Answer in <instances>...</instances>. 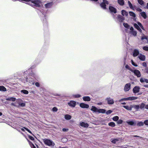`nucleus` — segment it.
<instances>
[{
    "label": "nucleus",
    "instance_id": "nucleus-1",
    "mask_svg": "<svg viewBox=\"0 0 148 148\" xmlns=\"http://www.w3.org/2000/svg\"><path fill=\"white\" fill-rule=\"evenodd\" d=\"M43 141L45 144L49 146H53L55 145V143H54L52 141L48 139H44L43 140Z\"/></svg>",
    "mask_w": 148,
    "mask_h": 148
},
{
    "label": "nucleus",
    "instance_id": "nucleus-2",
    "mask_svg": "<svg viewBox=\"0 0 148 148\" xmlns=\"http://www.w3.org/2000/svg\"><path fill=\"white\" fill-rule=\"evenodd\" d=\"M108 4V2L107 0H103V2L101 3L100 6L103 9H106V4Z\"/></svg>",
    "mask_w": 148,
    "mask_h": 148
},
{
    "label": "nucleus",
    "instance_id": "nucleus-3",
    "mask_svg": "<svg viewBox=\"0 0 148 148\" xmlns=\"http://www.w3.org/2000/svg\"><path fill=\"white\" fill-rule=\"evenodd\" d=\"M131 71L133 72L138 77H140L141 76V74L140 71L138 70H135L134 71L131 70Z\"/></svg>",
    "mask_w": 148,
    "mask_h": 148
},
{
    "label": "nucleus",
    "instance_id": "nucleus-4",
    "mask_svg": "<svg viewBox=\"0 0 148 148\" xmlns=\"http://www.w3.org/2000/svg\"><path fill=\"white\" fill-rule=\"evenodd\" d=\"M68 105L70 107L74 108L76 105V102L73 101H71L68 103Z\"/></svg>",
    "mask_w": 148,
    "mask_h": 148
},
{
    "label": "nucleus",
    "instance_id": "nucleus-5",
    "mask_svg": "<svg viewBox=\"0 0 148 148\" xmlns=\"http://www.w3.org/2000/svg\"><path fill=\"white\" fill-rule=\"evenodd\" d=\"M79 124L81 126L84 128H88L89 126L88 124L84 122H80Z\"/></svg>",
    "mask_w": 148,
    "mask_h": 148
},
{
    "label": "nucleus",
    "instance_id": "nucleus-6",
    "mask_svg": "<svg viewBox=\"0 0 148 148\" xmlns=\"http://www.w3.org/2000/svg\"><path fill=\"white\" fill-rule=\"evenodd\" d=\"M131 84L130 83L126 84L125 86L124 90L125 91H128L130 88Z\"/></svg>",
    "mask_w": 148,
    "mask_h": 148
},
{
    "label": "nucleus",
    "instance_id": "nucleus-7",
    "mask_svg": "<svg viewBox=\"0 0 148 148\" xmlns=\"http://www.w3.org/2000/svg\"><path fill=\"white\" fill-rule=\"evenodd\" d=\"M106 100L107 101L108 103L109 104H112L114 103L113 99L110 97L107 98Z\"/></svg>",
    "mask_w": 148,
    "mask_h": 148
},
{
    "label": "nucleus",
    "instance_id": "nucleus-8",
    "mask_svg": "<svg viewBox=\"0 0 148 148\" xmlns=\"http://www.w3.org/2000/svg\"><path fill=\"white\" fill-rule=\"evenodd\" d=\"M32 3H34L35 4L36 6H40V4L41 3V2L38 0H36L34 1H32Z\"/></svg>",
    "mask_w": 148,
    "mask_h": 148
},
{
    "label": "nucleus",
    "instance_id": "nucleus-9",
    "mask_svg": "<svg viewBox=\"0 0 148 148\" xmlns=\"http://www.w3.org/2000/svg\"><path fill=\"white\" fill-rule=\"evenodd\" d=\"M140 88L137 86L135 87L133 89V91L134 93H136L139 91Z\"/></svg>",
    "mask_w": 148,
    "mask_h": 148
},
{
    "label": "nucleus",
    "instance_id": "nucleus-10",
    "mask_svg": "<svg viewBox=\"0 0 148 148\" xmlns=\"http://www.w3.org/2000/svg\"><path fill=\"white\" fill-rule=\"evenodd\" d=\"M80 106L81 108H88L89 107L88 105L83 103H81L80 104Z\"/></svg>",
    "mask_w": 148,
    "mask_h": 148
},
{
    "label": "nucleus",
    "instance_id": "nucleus-11",
    "mask_svg": "<svg viewBox=\"0 0 148 148\" xmlns=\"http://www.w3.org/2000/svg\"><path fill=\"white\" fill-rule=\"evenodd\" d=\"M138 58L140 60L142 61H144L145 59V56L142 54H140L138 56Z\"/></svg>",
    "mask_w": 148,
    "mask_h": 148
},
{
    "label": "nucleus",
    "instance_id": "nucleus-12",
    "mask_svg": "<svg viewBox=\"0 0 148 148\" xmlns=\"http://www.w3.org/2000/svg\"><path fill=\"white\" fill-rule=\"evenodd\" d=\"M109 9L112 12H113L114 13H116V10L112 6H109Z\"/></svg>",
    "mask_w": 148,
    "mask_h": 148
},
{
    "label": "nucleus",
    "instance_id": "nucleus-13",
    "mask_svg": "<svg viewBox=\"0 0 148 148\" xmlns=\"http://www.w3.org/2000/svg\"><path fill=\"white\" fill-rule=\"evenodd\" d=\"M90 110L95 112H98V109L94 106H92Z\"/></svg>",
    "mask_w": 148,
    "mask_h": 148
},
{
    "label": "nucleus",
    "instance_id": "nucleus-14",
    "mask_svg": "<svg viewBox=\"0 0 148 148\" xmlns=\"http://www.w3.org/2000/svg\"><path fill=\"white\" fill-rule=\"evenodd\" d=\"M139 52L138 51L137 49H135L134 51L133 56L134 57L136 56L139 54Z\"/></svg>",
    "mask_w": 148,
    "mask_h": 148
},
{
    "label": "nucleus",
    "instance_id": "nucleus-15",
    "mask_svg": "<svg viewBox=\"0 0 148 148\" xmlns=\"http://www.w3.org/2000/svg\"><path fill=\"white\" fill-rule=\"evenodd\" d=\"M64 118L66 120H69L71 119V116L69 114H67L65 115Z\"/></svg>",
    "mask_w": 148,
    "mask_h": 148
},
{
    "label": "nucleus",
    "instance_id": "nucleus-16",
    "mask_svg": "<svg viewBox=\"0 0 148 148\" xmlns=\"http://www.w3.org/2000/svg\"><path fill=\"white\" fill-rule=\"evenodd\" d=\"M119 141V138H116V139L111 140V142L112 143H114V144L116 143L117 142H118Z\"/></svg>",
    "mask_w": 148,
    "mask_h": 148
},
{
    "label": "nucleus",
    "instance_id": "nucleus-17",
    "mask_svg": "<svg viewBox=\"0 0 148 148\" xmlns=\"http://www.w3.org/2000/svg\"><path fill=\"white\" fill-rule=\"evenodd\" d=\"M140 81L142 83L145 82L147 83H148V79L143 78H141L140 79Z\"/></svg>",
    "mask_w": 148,
    "mask_h": 148
},
{
    "label": "nucleus",
    "instance_id": "nucleus-18",
    "mask_svg": "<svg viewBox=\"0 0 148 148\" xmlns=\"http://www.w3.org/2000/svg\"><path fill=\"white\" fill-rule=\"evenodd\" d=\"M83 99L84 101H89L90 100V99L89 97L85 96L83 97Z\"/></svg>",
    "mask_w": 148,
    "mask_h": 148
},
{
    "label": "nucleus",
    "instance_id": "nucleus-19",
    "mask_svg": "<svg viewBox=\"0 0 148 148\" xmlns=\"http://www.w3.org/2000/svg\"><path fill=\"white\" fill-rule=\"evenodd\" d=\"M123 107L125 108L126 109L129 110H132V106H123Z\"/></svg>",
    "mask_w": 148,
    "mask_h": 148
},
{
    "label": "nucleus",
    "instance_id": "nucleus-20",
    "mask_svg": "<svg viewBox=\"0 0 148 148\" xmlns=\"http://www.w3.org/2000/svg\"><path fill=\"white\" fill-rule=\"evenodd\" d=\"M138 98L137 97H128V100L132 101L137 99Z\"/></svg>",
    "mask_w": 148,
    "mask_h": 148
},
{
    "label": "nucleus",
    "instance_id": "nucleus-21",
    "mask_svg": "<svg viewBox=\"0 0 148 148\" xmlns=\"http://www.w3.org/2000/svg\"><path fill=\"white\" fill-rule=\"evenodd\" d=\"M134 26L140 32H141L142 30H141V29L139 27V26L137 24H136V23L134 24Z\"/></svg>",
    "mask_w": 148,
    "mask_h": 148
},
{
    "label": "nucleus",
    "instance_id": "nucleus-22",
    "mask_svg": "<svg viewBox=\"0 0 148 148\" xmlns=\"http://www.w3.org/2000/svg\"><path fill=\"white\" fill-rule=\"evenodd\" d=\"M122 14L123 16H127L128 15V14L127 12H126L125 10H123L122 11Z\"/></svg>",
    "mask_w": 148,
    "mask_h": 148
},
{
    "label": "nucleus",
    "instance_id": "nucleus-23",
    "mask_svg": "<svg viewBox=\"0 0 148 148\" xmlns=\"http://www.w3.org/2000/svg\"><path fill=\"white\" fill-rule=\"evenodd\" d=\"M118 2L121 5H123L124 4L123 0H118Z\"/></svg>",
    "mask_w": 148,
    "mask_h": 148
},
{
    "label": "nucleus",
    "instance_id": "nucleus-24",
    "mask_svg": "<svg viewBox=\"0 0 148 148\" xmlns=\"http://www.w3.org/2000/svg\"><path fill=\"white\" fill-rule=\"evenodd\" d=\"M132 107L134 108L137 110H138L140 108V106L138 105H134L132 106Z\"/></svg>",
    "mask_w": 148,
    "mask_h": 148
},
{
    "label": "nucleus",
    "instance_id": "nucleus-25",
    "mask_svg": "<svg viewBox=\"0 0 148 148\" xmlns=\"http://www.w3.org/2000/svg\"><path fill=\"white\" fill-rule=\"evenodd\" d=\"M140 14L142 16H143L144 18L145 19L147 17V16L145 12H142L140 13Z\"/></svg>",
    "mask_w": 148,
    "mask_h": 148
},
{
    "label": "nucleus",
    "instance_id": "nucleus-26",
    "mask_svg": "<svg viewBox=\"0 0 148 148\" xmlns=\"http://www.w3.org/2000/svg\"><path fill=\"white\" fill-rule=\"evenodd\" d=\"M0 90L5 91L6 90V89L4 86H0Z\"/></svg>",
    "mask_w": 148,
    "mask_h": 148
},
{
    "label": "nucleus",
    "instance_id": "nucleus-27",
    "mask_svg": "<svg viewBox=\"0 0 148 148\" xmlns=\"http://www.w3.org/2000/svg\"><path fill=\"white\" fill-rule=\"evenodd\" d=\"M16 100V99L14 97H11L10 98H8L6 99V100L8 101H15Z\"/></svg>",
    "mask_w": 148,
    "mask_h": 148
},
{
    "label": "nucleus",
    "instance_id": "nucleus-28",
    "mask_svg": "<svg viewBox=\"0 0 148 148\" xmlns=\"http://www.w3.org/2000/svg\"><path fill=\"white\" fill-rule=\"evenodd\" d=\"M108 125L110 126H111L112 127H113L115 126V123L113 122H111L108 123Z\"/></svg>",
    "mask_w": 148,
    "mask_h": 148
},
{
    "label": "nucleus",
    "instance_id": "nucleus-29",
    "mask_svg": "<svg viewBox=\"0 0 148 148\" xmlns=\"http://www.w3.org/2000/svg\"><path fill=\"white\" fill-rule=\"evenodd\" d=\"M144 123L142 122H140L138 123L137 124V125L138 126H143L144 125Z\"/></svg>",
    "mask_w": 148,
    "mask_h": 148
},
{
    "label": "nucleus",
    "instance_id": "nucleus-30",
    "mask_svg": "<svg viewBox=\"0 0 148 148\" xmlns=\"http://www.w3.org/2000/svg\"><path fill=\"white\" fill-rule=\"evenodd\" d=\"M106 112V110L103 109H98V112L99 113H104Z\"/></svg>",
    "mask_w": 148,
    "mask_h": 148
},
{
    "label": "nucleus",
    "instance_id": "nucleus-31",
    "mask_svg": "<svg viewBox=\"0 0 148 148\" xmlns=\"http://www.w3.org/2000/svg\"><path fill=\"white\" fill-rule=\"evenodd\" d=\"M127 123L128 124L130 125H135V123L133 121H127Z\"/></svg>",
    "mask_w": 148,
    "mask_h": 148
},
{
    "label": "nucleus",
    "instance_id": "nucleus-32",
    "mask_svg": "<svg viewBox=\"0 0 148 148\" xmlns=\"http://www.w3.org/2000/svg\"><path fill=\"white\" fill-rule=\"evenodd\" d=\"M129 13L130 16H133L134 17H136V14L133 12H130Z\"/></svg>",
    "mask_w": 148,
    "mask_h": 148
},
{
    "label": "nucleus",
    "instance_id": "nucleus-33",
    "mask_svg": "<svg viewBox=\"0 0 148 148\" xmlns=\"http://www.w3.org/2000/svg\"><path fill=\"white\" fill-rule=\"evenodd\" d=\"M52 5V3H49L47 4H46L45 5V6L46 8H48L51 7Z\"/></svg>",
    "mask_w": 148,
    "mask_h": 148
},
{
    "label": "nucleus",
    "instance_id": "nucleus-34",
    "mask_svg": "<svg viewBox=\"0 0 148 148\" xmlns=\"http://www.w3.org/2000/svg\"><path fill=\"white\" fill-rule=\"evenodd\" d=\"M138 2L141 5H144V2L142 0H137Z\"/></svg>",
    "mask_w": 148,
    "mask_h": 148
},
{
    "label": "nucleus",
    "instance_id": "nucleus-35",
    "mask_svg": "<svg viewBox=\"0 0 148 148\" xmlns=\"http://www.w3.org/2000/svg\"><path fill=\"white\" fill-rule=\"evenodd\" d=\"M127 100H128V97L126 98H124L122 99H120L119 101V102H122L123 101H127Z\"/></svg>",
    "mask_w": 148,
    "mask_h": 148
},
{
    "label": "nucleus",
    "instance_id": "nucleus-36",
    "mask_svg": "<svg viewBox=\"0 0 148 148\" xmlns=\"http://www.w3.org/2000/svg\"><path fill=\"white\" fill-rule=\"evenodd\" d=\"M119 119V117L117 116H116L114 117H113L112 118V119L113 121H118Z\"/></svg>",
    "mask_w": 148,
    "mask_h": 148
},
{
    "label": "nucleus",
    "instance_id": "nucleus-37",
    "mask_svg": "<svg viewBox=\"0 0 148 148\" xmlns=\"http://www.w3.org/2000/svg\"><path fill=\"white\" fill-rule=\"evenodd\" d=\"M68 139L66 138H64L62 139L61 140L63 143H65L67 141Z\"/></svg>",
    "mask_w": 148,
    "mask_h": 148
},
{
    "label": "nucleus",
    "instance_id": "nucleus-38",
    "mask_svg": "<svg viewBox=\"0 0 148 148\" xmlns=\"http://www.w3.org/2000/svg\"><path fill=\"white\" fill-rule=\"evenodd\" d=\"M21 92L23 93L26 94H27L28 93V91L26 90H21Z\"/></svg>",
    "mask_w": 148,
    "mask_h": 148
},
{
    "label": "nucleus",
    "instance_id": "nucleus-39",
    "mask_svg": "<svg viewBox=\"0 0 148 148\" xmlns=\"http://www.w3.org/2000/svg\"><path fill=\"white\" fill-rule=\"evenodd\" d=\"M128 4L129 6L130 7V8L132 9H133V8L132 7V5L131 3V2L130 1H128Z\"/></svg>",
    "mask_w": 148,
    "mask_h": 148
},
{
    "label": "nucleus",
    "instance_id": "nucleus-40",
    "mask_svg": "<svg viewBox=\"0 0 148 148\" xmlns=\"http://www.w3.org/2000/svg\"><path fill=\"white\" fill-rule=\"evenodd\" d=\"M145 106V104L144 103H141L140 104V108L141 109H142L144 108Z\"/></svg>",
    "mask_w": 148,
    "mask_h": 148
},
{
    "label": "nucleus",
    "instance_id": "nucleus-41",
    "mask_svg": "<svg viewBox=\"0 0 148 148\" xmlns=\"http://www.w3.org/2000/svg\"><path fill=\"white\" fill-rule=\"evenodd\" d=\"M130 33L134 36H136L137 34L136 32L135 31H132Z\"/></svg>",
    "mask_w": 148,
    "mask_h": 148
},
{
    "label": "nucleus",
    "instance_id": "nucleus-42",
    "mask_svg": "<svg viewBox=\"0 0 148 148\" xmlns=\"http://www.w3.org/2000/svg\"><path fill=\"white\" fill-rule=\"evenodd\" d=\"M58 110L57 108L56 107H53L52 109V111L54 112H56Z\"/></svg>",
    "mask_w": 148,
    "mask_h": 148
},
{
    "label": "nucleus",
    "instance_id": "nucleus-43",
    "mask_svg": "<svg viewBox=\"0 0 148 148\" xmlns=\"http://www.w3.org/2000/svg\"><path fill=\"white\" fill-rule=\"evenodd\" d=\"M19 106H18V107L19 106H21V107H24L25 106V104L24 103H19Z\"/></svg>",
    "mask_w": 148,
    "mask_h": 148
},
{
    "label": "nucleus",
    "instance_id": "nucleus-44",
    "mask_svg": "<svg viewBox=\"0 0 148 148\" xmlns=\"http://www.w3.org/2000/svg\"><path fill=\"white\" fill-rule=\"evenodd\" d=\"M143 50L146 51H148V47L145 46L143 47Z\"/></svg>",
    "mask_w": 148,
    "mask_h": 148
},
{
    "label": "nucleus",
    "instance_id": "nucleus-45",
    "mask_svg": "<svg viewBox=\"0 0 148 148\" xmlns=\"http://www.w3.org/2000/svg\"><path fill=\"white\" fill-rule=\"evenodd\" d=\"M122 122L123 121L122 120L120 119L119 120H118L117 123L118 124H121L122 123Z\"/></svg>",
    "mask_w": 148,
    "mask_h": 148
},
{
    "label": "nucleus",
    "instance_id": "nucleus-46",
    "mask_svg": "<svg viewBox=\"0 0 148 148\" xmlns=\"http://www.w3.org/2000/svg\"><path fill=\"white\" fill-rule=\"evenodd\" d=\"M112 112V111L111 110H108L106 112V113L107 114H110Z\"/></svg>",
    "mask_w": 148,
    "mask_h": 148
},
{
    "label": "nucleus",
    "instance_id": "nucleus-47",
    "mask_svg": "<svg viewBox=\"0 0 148 148\" xmlns=\"http://www.w3.org/2000/svg\"><path fill=\"white\" fill-rule=\"evenodd\" d=\"M144 123L145 125H148V120H145L144 122Z\"/></svg>",
    "mask_w": 148,
    "mask_h": 148
},
{
    "label": "nucleus",
    "instance_id": "nucleus-48",
    "mask_svg": "<svg viewBox=\"0 0 148 148\" xmlns=\"http://www.w3.org/2000/svg\"><path fill=\"white\" fill-rule=\"evenodd\" d=\"M123 25L126 28L128 27L129 26L128 24L127 23H124L123 24Z\"/></svg>",
    "mask_w": 148,
    "mask_h": 148
},
{
    "label": "nucleus",
    "instance_id": "nucleus-49",
    "mask_svg": "<svg viewBox=\"0 0 148 148\" xmlns=\"http://www.w3.org/2000/svg\"><path fill=\"white\" fill-rule=\"evenodd\" d=\"M131 62L132 64L134 66H137L138 65L137 64H135L134 62H133V60H131Z\"/></svg>",
    "mask_w": 148,
    "mask_h": 148
},
{
    "label": "nucleus",
    "instance_id": "nucleus-50",
    "mask_svg": "<svg viewBox=\"0 0 148 148\" xmlns=\"http://www.w3.org/2000/svg\"><path fill=\"white\" fill-rule=\"evenodd\" d=\"M62 131L64 132H66L69 130V129L68 128H63L62 130Z\"/></svg>",
    "mask_w": 148,
    "mask_h": 148
},
{
    "label": "nucleus",
    "instance_id": "nucleus-51",
    "mask_svg": "<svg viewBox=\"0 0 148 148\" xmlns=\"http://www.w3.org/2000/svg\"><path fill=\"white\" fill-rule=\"evenodd\" d=\"M125 68H126L127 69L130 70V71H131V70H132V69H131L130 68V67L128 65H127V64L126 65V66H125Z\"/></svg>",
    "mask_w": 148,
    "mask_h": 148
},
{
    "label": "nucleus",
    "instance_id": "nucleus-52",
    "mask_svg": "<svg viewBox=\"0 0 148 148\" xmlns=\"http://www.w3.org/2000/svg\"><path fill=\"white\" fill-rule=\"evenodd\" d=\"M24 128L28 132H29V133L31 134H32V132L30 131L26 127H24Z\"/></svg>",
    "mask_w": 148,
    "mask_h": 148
},
{
    "label": "nucleus",
    "instance_id": "nucleus-53",
    "mask_svg": "<svg viewBox=\"0 0 148 148\" xmlns=\"http://www.w3.org/2000/svg\"><path fill=\"white\" fill-rule=\"evenodd\" d=\"M35 85L37 87L39 86V84L38 82H36L35 83Z\"/></svg>",
    "mask_w": 148,
    "mask_h": 148
},
{
    "label": "nucleus",
    "instance_id": "nucleus-54",
    "mask_svg": "<svg viewBox=\"0 0 148 148\" xmlns=\"http://www.w3.org/2000/svg\"><path fill=\"white\" fill-rule=\"evenodd\" d=\"M136 10L139 12H141L142 10L141 9L138 8L136 9Z\"/></svg>",
    "mask_w": 148,
    "mask_h": 148
},
{
    "label": "nucleus",
    "instance_id": "nucleus-55",
    "mask_svg": "<svg viewBox=\"0 0 148 148\" xmlns=\"http://www.w3.org/2000/svg\"><path fill=\"white\" fill-rule=\"evenodd\" d=\"M75 97L78 98V97H80V95L78 94V95H75Z\"/></svg>",
    "mask_w": 148,
    "mask_h": 148
},
{
    "label": "nucleus",
    "instance_id": "nucleus-56",
    "mask_svg": "<svg viewBox=\"0 0 148 148\" xmlns=\"http://www.w3.org/2000/svg\"><path fill=\"white\" fill-rule=\"evenodd\" d=\"M29 138L32 140H34V138L32 136H30Z\"/></svg>",
    "mask_w": 148,
    "mask_h": 148
},
{
    "label": "nucleus",
    "instance_id": "nucleus-57",
    "mask_svg": "<svg viewBox=\"0 0 148 148\" xmlns=\"http://www.w3.org/2000/svg\"><path fill=\"white\" fill-rule=\"evenodd\" d=\"M143 66H147L146 63L145 62H143Z\"/></svg>",
    "mask_w": 148,
    "mask_h": 148
},
{
    "label": "nucleus",
    "instance_id": "nucleus-58",
    "mask_svg": "<svg viewBox=\"0 0 148 148\" xmlns=\"http://www.w3.org/2000/svg\"><path fill=\"white\" fill-rule=\"evenodd\" d=\"M146 38V37L145 36H143V37H142L141 39V40H143L144 39H145Z\"/></svg>",
    "mask_w": 148,
    "mask_h": 148
},
{
    "label": "nucleus",
    "instance_id": "nucleus-59",
    "mask_svg": "<svg viewBox=\"0 0 148 148\" xmlns=\"http://www.w3.org/2000/svg\"><path fill=\"white\" fill-rule=\"evenodd\" d=\"M138 25L140 26V27L142 25V24L139 22L138 23Z\"/></svg>",
    "mask_w": 148,
    "mask_h": 148
},
{
    "label": "nucleus",
    "instance_id": "nucleus-60",
    "mask_svg": "<svg viewBox=\"0 0 148 148\" xmlns=\"http://www.w3.org/2000/svg\"><path fill=\"white\" fill-rule=\"evenodd\" d=\"M145 108L146 109H148V105H147L145 106Z\"/></svg>",
    "mask_w": 148,
    "mask_h": 148
},
{
    "label": "nucleus",
    "instance_id": "nucleus-61",
    "mask_svg": "<svg viewBox=\"0 0 148 148\" xmlns=\"http://www.w3.org/2000/svg\"><path fill=\"white\" fill-rule=\"evenodd\" d=\"M130 29L132 31H133V30L134 29V28H133V27H132L130 28Z\"/></svg>",
    "mask_w": 148,
    "mask_h": 148
},
{
    "label": "nucleus",
    "instance_id": "nucleus-62",
    "mask_svg": "<svg viewBox=\"0 0 148 148\" xmlns=\"http://www.w3.org/2000/svg\"><path fill=\"white\" fill-rule=\"evenodd\" d=\"M144 86L145 87L148 88V85H145Z\"/></svg>",
    "mask_w": 148,
    "mask_h": 148
},
{
    "label": "nucleus",
    "instance_id": "nucleus-63",
    "mask_svg": "<svg viewBox=\"0 0 148 148\" xmlns=\"http://www.w3.org/2000/svg\"><path fill=\"white\" fill-rule=\"evenodd\" d=\"M11 105L12 106H16L13 103H12Z\"/></svg>",
    "mask_w": 148,
    "mask_h": 148
},
{
    "label": "nucleus",
    "instance_id": "nucleus-64",
    "mask_svg": "<svg viewBox=\"0 0 148 148\" xmlns=\"http://www.w3.org/2000/svg\"><path fill=\"white\" fill-rule=\"evenodd\" d=\"M141 27V28L143 30H144V28L143 27V26L142 25V26H141L140 27Z\"/></svg>",
    "mask_w": 148,
    "mask_h": 148
}]
</instances>
